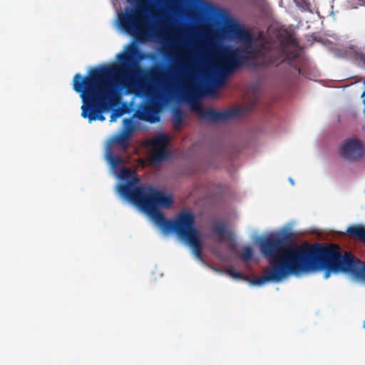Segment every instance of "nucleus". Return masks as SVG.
<instances>
[{
	"mask_svg": "<svg viewBox=\"0 0 365 365\" xmlns=\"http://www.w3.org/2000/svg\"><path fill=\"white\" fill-rule=\"evenodd\" d=\"M291 238L292 233L289 232L259 240V250L271 264L264 275L251 280L233 268L227 269V273L234 279L250 280L255 285L279 282L291 274L319 270L324 271V278L326 279L331 273L339 272L349 273L357 279H365V264L349 252L342 255L339 245L315 243L304 248L295 245Z\"/></svg>",
	"mask_w": 365,
	"mask_h": 365,
	"instance_id": "nucleus-1",
	"label": "nucleus"
},
{
	"mask_svg": "<svg viewBox=\"0 0 365 365\" xmlns=\"http://www.w3.org/2000/svg\"><path fill=\"white\" fill-rule=\"evenodd\" d=\"M140 51L131 44L127 51L119 53L115 65H100L92 68L86 76L74 75L72 87L81 101V116L91 123L103 121V113L110 111L118 103V96L113 76L119 78V85L127 93L148 95L150 86L147 78L140 76L143 72L138 65Z\"/></svg>",
	"mask_w": 365,
	"mask_h": 365,
	"instance_id": "nucleus-2",
	"label": "nucleus"
},
{
	"mask_svg": "<svg viewBox=\"0 0 365 365\" xmlns=\"http://www.w3.org/2000/svg\"><path fill=\"white\" fill-rule=\"evenodd\" d=\"M134 173L129 168H123L120 178L126 180L125 184L120 185L118 192L125 199L133 202L145 212L153 222L161 219L163 213L160 207H170L173 204L172 195L158 190L152 185H139L140 179L133 176Z\"/></svg>",
	"mask_w": 365,
	"mask_h": 365,
	"instance_id": "nucleus-3",
	"label": "nucleus"
},
{
	"mask_svg": "<svg viewBox=\"0 0 365 365\" xmlns=\"http://www.w3.org/2000/svg\"><path fill=\"white\" fill-rule=\"evenodd\" d=\"M234 39L245 44L244 52L246 55H240L237 50L226 51L220 55L216 63L212 66L218 82L224 81L227 75L234 72L245 61L250 58L255 59L264 55L263 46L254 48L252 46L255 42L254 36L244 26Z\"/></svg>",
	"mask_w": 365,
	"mask_h": 365,
	"instance_id": "nucleus-4",
	"label": "nucleus"
},
{
	"mask_svg": "<svg viewBox=\"0 0 365 365\" xmlns=\"http://www.w3.org/2000/svg\"><path fill=\"white\" fill-rule=\"evenodd\" d=\"M154 222L165 232L176 234L192 248L197 259H202L200 233L195 227V216L192 212L182 210L173 220H167L163 214L161 219H157Z\"/></svg>",
	"mask_w": 365,
	"mask_h": 365,
	"instance_id": "nucleus-5",
	"label": "nucleus"
},
{
	"mask_svg": "<svg viewBox=\"0 0 365 365\" xmlns=\"http://www.w3.org/2000/svg\"><path fill=\"white\" fill-rule=\"evenodd\" d=\"M145 1H138L135 9H126L118 15L121 29L134 36L138 41L145 42L154 34V28L147 13L150 11Z\"/></svg>",
	"mask_w": 365,
	"mask_h": 365,
	"instance_id": "nucleus-6",
	"label": "nucleus"
},
{
	"mask_svg": "<svg viewBox=\"0 0 365 365\" xmlns=\"http://www.w3.org/2000/svg\"><path fill=\"white\" fill-rule=\"evenodd\" d=\"M341 156L350 161H357L365 155L364 143L356 138L345 139L339 148Z\"/></svg>",
	"mask_w": 365,
	"mask_h": 365,
	"instance_id": "nucleus-7",
	"label": "nucleus"
},
{
	"mask_svg": "<svg viewBox=\"0 0 365 365\" xmlns=\"http://www.w3.org/2000/svg\"><path fill=\"white\" fill-rule=\"evenodd\" d=\"M197 110L200 118L212 123L225 122L241 115L243 113L242 109L237 108L218 111L212 108L204 109L199 106Z\"/></svg>",
	"mask_w": 365,
	"mask_h": 365,
	"instance_id": "nucleus-8",
	"label": "nucleus"
},
{
	"mask_svg": "<svg viewBox=\"0 0 365 365\" xmlns=\"http://www.w3.org/2000/svg\"><path fill=\"white\" fill-rule=\"evenodd\" d=\"M122 130L113 135L110 143L123 152H127L130 145L133 133L135 128L131 118H124Z\"/></svg>",
	"mask_w": 365,
	"mask_h": 365,
	"instance_id": "nucleus-9",
	"label": "nucleus"
},
{
	"mask_svg": "<svg viewBox=\"0 0 365 365\" xmlns=\"http://www.w3.org/2000/svg\"><path fill=\"white\" fill-rule=\"evenodd\" d=\"M165 55L172 58L173 61V70L177 75H191L196 72L197 68L194 66L192 62L190 60H187L181 55H175L169 51H165Z\"/></svg>",
	"mask_w": 365,
	"mask_h": 365,
	"instance_id": "nucleus-10",
	"label": "nucleus"
},
{
	"mask_svg": "<svg viewBox=\"0 0 365 365\" xmlns=\"http://www.w3.org/2000/svg\"><path fill=\"white\" fill-rule=\"evenodd\" d=\"M187 6L205 14H212L215 11V7L203 0H184Z\"/></svg>",
	"mask_w": 365,
	"mask_h": 365,
	"instance_id": "nucleus-11",
	"label": "nucleus"
},
{
	"mask_svg": "<svg viewBox=\"0 0 365 365\" xmlns=\"http://www.w3.org/2000/svg\"><path fill=\"white\" fill-rule=\"evenodd\" d=\"M289 59V53L287 48L284 46H282L278 51L277 56L272 57L269 60H263L261 63L262 66H268L272 64H278L279 63L286 61Z\"/></svg>",
	"mask_w": 365,
	"mask_h": 365,
	"instance_id": "nucleus-12",
	"label": "nucleus"
},
{
	"mask_svg": "<svg viewBox=\"0 0 365 365\" xmlns=\"http://www.w3.org/2000/svg\"><path fill=\"white\" fill-rule=\"evenodd\" d=\"M244 26L236 21L228 19L225 22V31L231 38H235L239 31L242 29Z\"/></svg>",
	"mask_w": 365,
	"mask_h": 365,
	"instance_id": "nucleus-13",
	"label": "nucleus"
},
{
	"mask_svg": "<svg viewBox=\"0 0 365 365\" xmlns=\"http://www.w3.org/2000/svg\"><path fill=\"white\" fill-rule=\"evenodd\" d=\"M169 137L166 134H160L151 139L148 145L152 148L167 149L169 144Z\"/></svg>",
	"mask_w": 365,
	"mask_h": 365,
	"instance_id": "nucleus-14",
	"label": "nucleus"
},
{
	"mask_svg": "<svg viewBox=\"0 0 365 365\" xmlns=\"http://www.w3.org/2000/svg\"><path fill=\"white\" fill-rule=\"evenodd\" d=\"M346 232L354 239L365 244V227L360 225L350 226Z\"/></svg>",
	"mask_w": 365,
	"mask_h": 365,
	"instance_id": "nucleus-15",
	"label": "nucleus"
},
{
	"mask_svg": "<svg viewBox=\"0 0 365 365\" xmlns=\"http://www.w3.org/2000/svg\"><path fill=\"white\" fill-rule=\"evenodd\" d=\"M168 152L167 149L152 148L150 160L153 163H160L168 158Z\"/></svg>",
	"mask_w": 365,
	"mask_h": 365,
	"instance_id": "nucleus-16",
	"label": "nucleus"
},
{
	"mask_svg": "<svg viewBox=\"0 0 365 365\" xmlns=\"http://www.w3.org/2000/svg\"><path fill=\"white\" fill-rule=\"evenodd\" d=\"M106 159L113 169H117L120 165L124 163L122 157L115 155L110 149L106 151Z\"/></svg>",
	"mask_w": 365,
	"mask_h": 365,
	"instance_id": "nucleus-17",
	"label": "nucleus"
},
{
	"mask_svg": "<svg viewBox=\"0 0 365 365\" xmlns=\"http://www.w3.org/2000/svg\"><path fill=\"white\" fill-rule=\"evenodd\" d=\"M212 232L216 234L220 240L227 239L230 237V233L227 230L226 226L221 222L217 223L214 226Z\"/></svg>",
	"mask_w": 365,
	"mask_h": 365,
	"instance_id": "nucleus-18",
	"label": "nucleus"
},
{
	"mask_svg": "<svg viewBox=\"0 0 365 365\" xmlns=\"http://www.w3.org/2000/svg\"><path fill=\"white\" fill-rule=\"evenodd\" d=\"M185 120V114L180 109H176L173 115V124L174 129L178 130L181 128Z\"/></svg>",
	"mask_w": 365,
	"mask_h": 365,
	"instance_id": "nucleus-19",
	"label": "nucleus"
},
{
	"mask_svg": "<svg viewBox=\"0 0 365 365\" xmlns=\"http://www.w3.org/2000/svg\"><path fill=\"white\" fill-rule=\"evenodd\" d=\"M153 113V110L150 107L146 106L143 108V110L139 115V118L144 120L149 121L150 123H155V122L158 121L159 118L158 116H156L153 119L151 118V115Z\"/></svg>",
	"mask_w": 365,
	"mask_h": 365,
	"instance_id": "nucleus-20",
	"label": "nucleus"
},
{
	"mask_svg": "<svg viewBox=\"0 0 365 365\" xmlns=\"http://www.w3.org/2000/svg\"><path fill=\"white\" fill-rule=\"evenodd\" d=\"M253 257V250L250 246H245L242 248L240 257L243 261H249Z\"/></svg>",
	"mask_w": 365,
	"mask_h": 365,
	"instance_id": "nucleus-21",
	"label": "nucleus"
},
{
	"mask_svg": "<svg viewBox=\"0 0 365 365\" xmlns=\"http://www.w3.org/2000/svg\"><path fill=\"white\" fill-rule=\"evenodd\" d=\"M165 74L161 71H151L149 74V79L154 82H159L165 78Z\"/></svg>",
	"mask_w": 365,
	"mask_h": 365,
	"instance_id": "nucleus-22",
	"label": "nucleus"
},
{
	"mask_svg": "<svg viewBox=\"0 0 365 365\" xmlns=\"http://www.w3.org/2000/svg\"><path fill=\"white\" fill-rule=\"evenodd\" d=\"M356 58L365 64V54L362 53H356Z\"/></svg>",
	"mask_w": 365,
	"mask_h": 365,
	"instance_id": "nucleus-23",
	"label": "nucleus"
},
{
	"mask_svg": "<svg viewBox=\"0 0 365 365\" xmlns=\"http://www.w3.org/2000/svg\"><path fill=\"white\" fill-rule=\"evenodd\" d=\"M120 115H121V113H120L118 110H115V111L113 112L110 115V121L115 120V119L117 117L120 116Z\"/></svg>",
	"mask_w": 365,
	"mask_h": 365,
	"instance_id": "nucleus-24",
	"label": "nucleus"
},
{
	"mask_svg": "<svg viewBox=\"0 0 365 365\" xmlns=\"http://www.w3.org/2000/svg\"><path fill=\"white\" fill-rule=\"evenodd\" d=\"M292 56H293L294 58H297V57H298V56H299V54H298V53H297V52H296V51H295V52H294V53H292Z\"/></svg>",
	"mask_w": 365,
	"mask_h": 365,
	"instance_id": "nucleus-25",
	"label": "nucleus"
},
{
	"mask_svg": "<svg viewBox=\"0 0 365 365\" xmlns=\"http://www.w3.org/2000/svg\"><path fill=\"white\" fill-rule=\"evenodd\" d=\"M364 327L365 328V322H364Z\"/></svg>",
	"mask_w": 365,
	"mask_h": 365,
	"instance_id": "nucleus-26",
	"label": "nucleus"
}]
</instances>
